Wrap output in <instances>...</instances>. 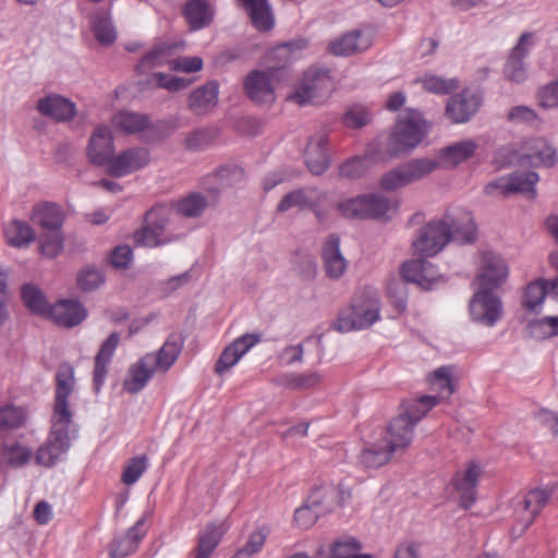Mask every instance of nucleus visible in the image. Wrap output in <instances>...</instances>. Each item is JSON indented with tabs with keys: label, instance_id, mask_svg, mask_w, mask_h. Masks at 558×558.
Returning a JSON list of instances; mask_svg holds the SVG:
<instances>
[{
	"label": "nucleus",
	"instance_id": "nucleus-33",
	"mask_svg": "<svg viewBox=\"0 0 558 558\" xmlns=\"http://www.w3.org/2000/svg\"><path fill=\"white\" fill-rule=\"evenodd\" d=\"M120 337L117 332H112L101 344L98 354L95 357L94 369V389L98 392L105 381L107 375V365L109 364L114 350L118 347Z\"/></svg>",
	"mask_w": 558,
	"mask_h": 558
},
{
	"label": "nucleus",
	"instance_id": "nucleus-38",
	"mask_svg": "<svg viewBox=\"0 0 558 558\" xmlns=\"http://www.w3.org/2000/svg\"><path fill=\"white\" fill-rule=\"evenodd\" d=\"M547 294L553 296L550 281L542 279L532 281L524 290L522 304L531 312H538Z\"/></svg>",
	"mask_w": 558,
	"mask_h": 558
},
{
	"label": "nucleus",
	"instance_id": "nucleus-63",
	"mask_svg": "<svg viewBox=\"0 0 558 558\" xmlns=\"http://www.w3.org/2000/svg\"><path fill=\"white\" fill-rule=\"evenodd\" d=\"M169 68L173 71H181L185 73L197 72L203 68V60L199 57H182L171 59Z\"/></svg>",
	"mask_w": 558,
	"mask_h": 558
},
{
	"label": "nucleus",
	"instance_id": "nucleus-26",
	"mask_svg": "<svg viewBox=\"0 0 558 558\" xmlns=\"http://www.w3.org/2000/svg\"><path fill=\"white\" fill-rule=\"evenodd\" d=\"M478 148V143L473 138H466L452 143L438 153V168H456L472 158Z\"/></svg>",
	"mask_w": 558,
	"mask_h": 558
},
{
	"label": "nucleus",
	"instance_id": "nucleus-58",
	"mask_svg": "<svg viewBox=\"0 0 558 558\" xmlns=\"http://www.w3.org/2000/svg\"><path fill=\"white\" fill-rule=\"evenodd\" d=\"M362 194L343 198L337 204V210L345 218L364 219Z\"/></svg>",
	"mask_w": 558,
	"mask_h": 558
},
{
	"label": "nucleus",
	"instance_id": "nucleus-44",
	"mask_svg": "<svg viewBox=\"0 0 558 558\" xmlns=\"http://www.w3.org/2000/svg\"><path fill=\"white\" fill-rule=\"evenodd\" d=\"M2 456L9 465L13 468H20L31 461L33 451L25 445L19 442H10L3 446Z\"/></svg>",
	"mask_w": 558,
	"mask_h": 558
},
{
	"label": "nucleus",
	"instance_id": "nucleus-28",
	"mask_svg": "<svg viewBox=\"0 0 558 558\" xmlns=\"http://www.w3.org/2000/svg\"><path fill=\"white\" fill-rule=\"evenodd\" d=\"M481 476V468L470 462L465 470L457 472L453 484L460 494L461 506L464 508L471 507L476 497L475 487Z\"/></svg>",
	"mask_w": 558,
	"mask_h": 558
},
{
	"label": "nucleus",
	"instance_id": "nucleus-50",
	"mask_svg": "<svg viewBox=\"0 0 558 558\" xmlns=\"http://www.w3.org/2000/svg\"><path fill=\"white\" fill-rule=\"evenodd\" d=\"M307 195L308 208L319 222H324L328 217V209L326 208L329 203L328 193L316 187H307Z\"/></svg>",
	"mask_w": 558,
	"mask_h": 558
},
{
	"label": "nucleus",
	"instance_id": "nucleus-27",
	"mask_svg": "<svg viewBox=\"0 0 558 558\" xmlns=\"http://www.w3.org/2000/svg\"><path fill=\"white\" fill-rule=\"evenodd\" d=\"M87 316L86 308L77 301L61 300L53 304L49 311L48 318L57 325L74 327L81 324Z\"/></svg>",
	"mask_w": 558,
	"mask_h": 558
},
{
	"label": "nucleus",
	"instance_id": "nucleus-3",
	"mask_svg": "<svg viewBox=\"0 0 558 558\" xmlns=\"http://www.w3.org/2000/svg\"><path fill=\"white\" fill-rule=\"evenodd\" d=\"M411 444V432L403 420H392L379 438L366 442L359 454V464L366 470L385 465L393 452L403 450Z\"/></svg>",
	"mask_w": 558,
	"mask_h": 558
},
{
	"label": "nucleus",
	"instance_id": "nucleus-56",
	"mask_svg": "<svg viewBox=\"0 0 558 558\" xmlns=\"http://www.w3.org/2000/svg\"><path fill=\"white\" fill-rule=\"evenodd\" d=\"M329 493L332 492L326 487L317 488L311 493L305 504L322 515L333 508V502L328 498Z\"/></svg>",
	"mask_w": 558,
	"mask_h": 558
},
{
	"label": "nucleus",
	"instance_id": "nucleus-52",
	"mask_svg": "<svg viewBox=\"0 0 558 558\" xmlns=\"http://www.w3.org/2000/svg\"><path fill=\"white\" fill-rule=\"evenodd\" d=\"M268 533L269 531L266 527H260L253 532L245 546L238 550L232 558H251L263 548Z\"/></svg>",
	"mask_w": 558,
	"mask_h": 558
},
{
	"label": "nucleus",
	"instance_id": "nucleus-64",
	"mask_svg": "<svg viewBox=\"0 0 558 558\" xmlns=\"http://www.w3.org/2000/svg\"><path fill=\"white\" fill-rule=\"evenodd\" d=\"M508 120L513 123L533 124L537 120L536 112L527 106H517L508 112Z\"/></svg>",
	"mask_w": 558,
	"mask_h": 558
},
{
	"label": "nucleus",
	"instance_id": "nucleus-22",
	"mask_svg": "<svg viewBox=\"0 0 558 558\" xmlns=\"http://www.w3.org/2000/svg\"><path fill=\"white\" fill-rule=\"evenodd\" d=\"M532 44L531 34L521 35L505 65L504 73L507 80L514 83H522L525 81L527 77V71L524 64V58L527 56Z\"/></svg>",
	"mask_w": 558,
	"mask_h": 558
},
{
	"label": "nucleus",
	"instance_id": "nucleus-23",
	"mask_svg": "<svg viewBox=\"0 0 558 558\" xmlns=\"http://www.w3.org/2000/svg\"><path fill=\"white\" fill-rule=\"evenodd\" d=\"M480 104L481 99L476 94L463 90L448 100L446 113L453 123H464L476 113Z\"/></svg>",
	"mask_w": 558,
	"mask_h": 558
},
{
	"label": "nucleus",
	"instance_id": "nucleus-21",
	"mask_svg": "<svg viewBox=\"0 0 558 558\" xmlns=\"http://www.w3.org/2000/svg\"><path fill=\"white\" fill-rule=\"evenodd\" d=\"M146 533V514H144L123 535L114 537L109 545L110 558H124L134 553Z\"/></svg>",
	"mask_w": 558,
	"mask_h": 558
},
{
	"label": "nucleus",
	"instance_id": "nucleus-25",
	"mask_svg": "<svg viewBox=\"0 0 558 558\" xmlns=\"http://www.w3.org/2000/svg\"><path fill=\"white\" fill-rule=\"evenodd\" d=\"M322 256L326 275L330 279H339L344 275L348 262L340 251V238L338 235L330 234L326 238Z\"/></svg>",
	"mask_w": 558,
	"mask_h": 558
},
{
	"label": "nucleus",
	"instance_id": "nucleus-39",
	"mask_svg": "<svg viewBox=\"0 0 558 558\" xmlns=\"http://www.w3.org/2000/svg\"><path fill=\"white\" fill-rule=\"evenodd\" d=\"M8 243L14 247H26L35 240L33 228L22 220L11 221L4 230Z\"/></svg>",
	"mask_w": 558,
	"mask_h": 558
},
{
	"label": "nucleus",
	"instance_id": "nucleus-32",
	"mask_svg": "<svg viewBox=\"0 0 558 558\" xmlns=\"http://www.w3.org/2000/svg\"><path fill=\"white\" fill-rule=\"evenodd\" d=\"M428 381L433 390L437 391L438 400L450 397L456 390L458 381V371L456 366L445 365L435 369L429 376Z\"/></svg>",
	"mask_w": 558,
	"mask_h": 558
},
{
	"label": "nucleus",
	"instance_id": "nucleus-19",
	"mask_svg": "<svg viewBox=\"0 0 558 558\" xmlns=\"http://www.w3.org/2000/svg\"><path fill=\"white\" fill-rule=\"evenodd\" d=\"M401 275L404 280L414 282L426 290L442 281V276L438 274L434 265L423 258L403 263Z\"/></svg>",
	"mask_w": 558,
	"mask_h": 558
},
{
	"label": "nucleus",
	"instance_id": "nucleus-14",
	"mask_svg": "<svg viewBox=\"0 0 558 558\" xmlns=\"http://www.w3.org/2000/svg\"><path fill=\"white\" fill-rule=\"evenodd\" d=\"M276 69L267 71L254 70L244 81V89L248 98L260 105L272 104L276 99L275 77Z\"/></svg>",
	"mask_w": 558,
	"mask_h": 558
},
{
	"label": "nucleus",
	"instance_id": "nucleus-62",
	"mask_svg": "<svg viewBox=\"0 0 558 558\" xmlns=\"http://www.w3.org/2000/svg\"><path fill=\"white\" fill-rule=\"evenodd\" d=\"M538 104L545 109L558 107V82L553 81L538 90Z\"/></svg>",
	"mask_w": 558,
	"mask_h": 558
},
{
	"label": "nucleus",
	"instance_id": "nucleus-18",
	"mask_svg": "<svg viewBox=\"0 0 558 558\" xmlns=\"http://www.w3.org/2000/svg\"><path fill=\"white\" fill-rule=\"evenodd\" d=\"M372 45L371 37L353 29L329 40L327 50L336 57H350L366 51Z\"/></svg>",
	"mask_w": 558,
	"mask_h": 558
},
{
	"label": "nucleus",
	"instance_id": "nucleus-24",
	"mask_svg": "<svg viewBox=\"0 0 558 558\" xmlns=\"http://www.w3.org/2000/svg\"><path fill=\"white\" fill-rule=\"evenodd\" d=\"M328 135L324 130L314 133L304 151L305 163L313 174H322L328 168V157L325 150Z\"/></svg>",
	"mask_w": 558,
	"mask_h": 558
},
{
	"label": "nucleus",
	"instance_id": "nucleus-29",
	"mask_svg": "<svg viewBox=\"0 0 558 558\" xmlns=\"http://www.w3.org/2000/svg\"><path fill=\"white\" fill-rule=\"evenodd\" d=\"M90 31L101 46H111L117 40V29L108 9L99 8L88 17Z\"/></svg>",
	"mask_w": 558,
	"mask_h": 558
},
{
	"label": "nucleus",
	"instance_id": "nucleus-15",
	"mask_svg": "<svg viewBox=\"0 0 558 558\" xmlns=\"http://www.w3.org/2000/svg\"><path fill=\"white\" fill-rule=\"evenodd\" d=\"M555 489L556 487L554 485L532 489L518 502L515 518L521 524V532L533 523L536 515L553 496Z\"/></svg>",
	"mask_w": 558,
	"mask_h": 558
},
{
	"label": "nucleus",
	"instance_id": "nucleus-54",
	"mask_svg": "<svg viewBox=\"0 0 558 558\" xmlns=\"http://www.w3.org/2000/svg\"><path fill=\"white\" fill-rule=\"evenodd\" d=\"M63 250V235L61 230L44 232L40 240V252L43 255L53 258Z\"/></svg>",
	"mask_w": 558,
	"mask_h": 558
},
{
	"label": "nucleus",
	"instance_id": "nucleus-1",
	"mask_svg": "<svg viewBox=\"0 0 558 558\" xmlns=\"http://www.w3.org/2000/svg\"><path fill=\"white\" fill-rule=\"evenodd\" d=\"M75 386L74 371L62 365L56 376V393L47 440L36 451V463L52 468L69 452L72 442L78 437V425L69 398Z\"/></svg>",
	"mask_w": 558,
	"mask_h": 558
},
{
	"label": "nucleus",
	"instance_id": "nucleus-8",
	"mask_svg": "<svg viewBox=\"0 0 558 558\" xmlns=\"http://www.w3.org/2000/svg\"><path fill=\"white\" fill-rule=\"evenodd\" d=\"M332 90L333 81L329 72L322 68H310L289 99L301 106L317 105L327 100Z\"/></svg>",
	"mask_w": 558,
	"mask_h": 558
},
{
	"label": "nucleus",
	"instance_id": "nucleus-11",
	"mask_svg": "<svg viewBox=\"0 0 558 558\" xmlns=\"http://www.w3.org/2000/svg\"><path fill=\"white\" fill-rule=\"evenodd\" d=\"M509 276L507 262L494 252H483L474 278V289L495 291L501 288Z\"/></svg>",
	"mask_w": 558,
	"mask_h": 558
},
{
	"label": "nucleus",
	"instance_id": "nucleus-10",
	"mask_svg": "<svg viewBox=\"0 0 558 558\" xmlns=\"http://www.w3.org/2000/svg\"><path fill=\"white\" fill-rule=\"evenodd\" d=\"M538 181L539 175L535 171H514L489 182L485 186V193L489 196L521 194L529 199H534L537 195Z\"/></svg>",
	"mask_w": 558,
	"mask_h": 558
},
{
	"label": "nucleus",
	"instance_id": "nucleus-57",
	"mask_svg": "<svg viewBox=\"0 0 558 558\" xmlns=\"http://www.w3.org/2000/svg\"><path fill=\"white\" fill-rule=\"evenodd\" d=\"M147 469V458L140 456L131 459L122 473V482L125 485H133L138 481Z\"/></svg>",
	"mask_w": 558,
	"mask_h": 558
},
{
	"label": "nucleus",
	"instance_id": "nucleus-34",
	"mask_svg": "<svg viewBox=\"0 0 558 558\" xmlns=\"http://www.w3.org/2000/svg\"><path fill=\"white\" fill-rule=\"evenodd\" d=\"M184 15L191 28L196 31L211 22L214 11L206 0H190L185 4Z\"/></svg>",
	"mask_w": 558,
	"mask_h": 558
},
{
	"label": "nucleus",
	"instance_id": "nucleus-47",
	"mask_svg": "<svg viewBox=\"0 0 558 558\" xmlns=\"http://www.w3.org/2000/svg\"><path fill=\"white\" fill-rule=\"evenodd\" d=\"M177 45L163 43L156 46L151 51H149L142 60L140 66L142 69H150L160 66L163 64L169 65V61H171L170 56L173 48Z\"/></svg>",
	"mask_w": 558,
	"mask_h": 558
},
{
	"label": "nucleus",
	"instance_id": "nucleus-59",
	"mask_svg": "<svg viewBox=\"0 0 558 558\" xmlns=\"http://www.w3.org/2000/svg\"><path fill=\"white\" fill-rule=\"evenodd\" d=\"M368 165L367 157H353L340 166L339 173L343 178L355 179L367 170Z\"/></svg>",
	"mask_w": 558,
	"mask_h": 558
},
{
	"label": "nucleus",
	"instance_id": "nucleus-30",
	"mask_svg": "<svg viewBox=\"0 0 558 558\" xmlns=\"http://www.w3.org/2000/svg\"><path fill=\"white\" fill-rule=\"evenodd\" d=\"M31 219L45 232H50L61 230L65 215L59 205L45 202L34 206Z\"/></svg>",
	"mask_w": 558,
	"mask_h": 558
},
{
	"label": "nucleus",
	"instance_id": "nucleus-43",
	"mask_svg": "<svg viewBox=\"0 0 558 558\" xmlns=\"http://www.w3.org/2000/svg\"><path fill=\"white\" fill-rule=\"evenodd\" d=\"M26 420L25 409L10 403L0 407V433L21 428L25 425Z\"/></svg>",
	"mask_w": 558,
	"mask_h": 558
},
{
	"label": "nucleus",
	"instance_id": "nucleus-48",
	"mask_svg": "<svg viewBox=\"0 0 558 558\" xmlns=\"http://www.w3.org/2000/svg\"><path fill=\"white\" fill-rule=\"evenodd\" d=\"M527 330L530 336L535 339L558 336V316H546L531 322L527 326Z\"/></svg>",
	"mask_w": 558,
	"mask_h": 558
},
{
	"label": "nucleus",
	"instance_id": "nucleus-35",
	"mask_svg": "<svg viewBox=\"0 0 558 558\" xmlns=\"http://www.w3.org/2000/svg\"><path fill=\"white\" fill-rule=\"evenodd\" d=\"M217 101L218 86L215 83H208L191 94L189 107L196 114H203L213 109Z\"/></svg>",
	"mask_w": 558,
	"mask_h": 558
},
{
	"label": "nucleus",
	"instance_id": "nucleus-49",
	"mask_svg": "<svg viewBox=\"0 0 558 558\" xmlns=\"http://www.w3.org/2000/svg\"><path fill=\"white\" fill-rule=\"evenodd\" d=\"M372 113L369 109L363 105L355 104L350 106L343 117L342 122L350 129H361L371 122Z\"/></svg>",
	"mask_w": 558,
	"mask_h": 558
},
{
	"label": "nucleus",
	"instance_id": "nucleus-13",
	"mask_svg": "<svg viewBox=\"0 0 558 558\" xmlns=\"http://www.w3.org/2000/svg\"><path fill=\"white\" fill-rule=\"evenodd\" d=\"M167 227L166 213L162 209H151L146 216L145 226L134 233V241L147 247L167 244L174 239Z\"/></svg>",
	"mask_w": 558,
	"mask_h": 558
},
{
	"label": "nucleus",
	"instance_id": "nucleus-60",
	"mask_svg": "<svg viewBox=\"0 0 558 558\" xmlns=\"http://www.w3.org/2000/svg\"><path fill=\"white\" fill-rule=\"evenodd\" d=\"M215 138V133L208 130H195L191 132L185 141V147L190 150H202L208 147Z\"/></svg>",
	"mask_w": 558,
	"mask_h": 558
},
{
	"label": "nucleus",
	"instance_id": "nucleus-7",
	"mask_svg": "<svg viewBox=\"0 0 558 558\" xmlns=\"http://www.w3.org/2000/svg\"><path fill=\"white\" fill-rule=\"evenodd\" d=\"M438 168L437 160L432 158H414L385 172L378 182L386 192H395L418 182Z\"/></svg>",
	"mask_w": 558,
	"mask_h": 558
},
{
	"label": "nucleus",
	"instance_id": "nucleus-41",
	"mask_svg": "<svg viewBox=\"0 0 558 558\" xmlns=\"http://www.w3.org/2000/svg\"><path fill=\"white\" fill-rule=\"evenodd\" d=\"M22 299L26 307L35 314L48 317L51 306L43 291L35 284L26 283L22 287Z\"/></svg>",
	"mask_w": 558,
	"mask_h": 558
},
{
	"label": "nucleus",
	"instance_id": "nucleus-42",
	"mask_svg": "<svg viewBox=\"0 0 558 558\" xmlns=\"http://www.w3.org/2000/svg\"><path fill=\"white\" fill-rule=\"evenodd\" d=\"M253 25L260 32H267L274 27V16L267 0H257L245 5Z\"/></svg>",
	"mask_w": 558,
	"mask_h": 558
},
{
	"label": "nucleus",
	"instance_id": "nucleus-2",
	"mask_svg": "<svg viewBox=\"0 0 558 558\" xmlns=\"http://www.w3.org/2000/svg\"><path fill=\"white\" fill-rule=\"evenodd\" d=\"M475 236L476 227L470 214L447 213L423 226L412 246L418 257H432L442 251L450 241L460 244L472 243Z\"/></svg>",
	"mask_w": 558,
	"mask_h": 558
},
{
	"label": "nucleus",
	"instance_id": "nucleus-46",
	"mask_svg": "<svg viewBox=\"0 0 558 558\" xmlns=\"http://www.w3.org/2000/svg\"><path fill=\"white\" fill-rule=\"evenodd\" d=\"M420 83L425 90L438 95H446L458 88L456 78H444L433 74L422 76Z\"/></svg>",
	"mask_w": 558,
	"mask_h": 558
},
{
	"label": "nucleus",
	"instance_id": "nucleus-37",
	"mask_svg": "<svg viewBox=\"0 0 558 558\" xmlns=\"http://www.w3.org/2000/svg\"><path fill=\"white\" fill-rule=\"evenodd\" d=\"M227 529L225 523L208 524L199 535L196 558H209Z\"/></svg>",
	"mask_w": 558,
	"mask_h": 558
},
{
	"label": "nucleus",
	"instance_id": "nucleus-31",
	"mask_svg": "<svg viewBox=\"0 0 558 558\" xmlns=\"http://www.w3.org/2000/svg\"><path fill=\"white\" fill-rule=\"evenodd\" d=\"M438 403L435 396H423L415 401L403 404V411L395 420H403L407 429L411 432V441L413 440L415 425Z\"/></svg>",
	"mask_w": 558,
	"mask_h": 558
},
{
	"label": "nucleus",
	"instance_id": "nucleus-61",
	"mask_svg": "<svg viewBox=\"0 0 558 558\" xmlns=\"http://www.w3.org/2000/svg\"><path fill=\"white\" fill-rule=\"evenodd\" d=\"M151 80L158 87L166 88L169 92H178L184 89L191 84L190 80L163 74L160 72L154 73Z\"/></svg>",
	"mask_w": 558,
	"mask_h": 558
},
{
	"label": "nucleus",
	"instance_id": "nucleus-17",
	"mask_svg": "<svg viewBox=\"0 0 558 558\" xmlns=\"http://www.w3.org/2000/svg\"><path fill=\"white\" fill-rule=\"evenodd\" d=\"M114 154V144L111 130L107 125H98L90 134L86 155L96 166H107Z\"/></svg>",
	"mask_w": 558,
	"mask_h": 558
},
{
	"label": "nucleus",
	"instance_id": "nucleus-55",
	"mask_svg": "<svg viewBox=\"0 0 558 558\" xmlns=\"http://www.w3.org/2000/svg\"><path fill=\"white\" fill-rule=\"evenodd\" d=\"M105 281V277L97 268L86 267L77 275V286L85 292L93 291L100 287Z\"/></svg>",
	"mask_w": 558,
	"mask_h": 558
},
{
	"label": "nucleus",
	"instance_id": "nucleus-5",
	"mask_svg": "<svg viewBox=\"0 0 558 558\" xmlns=\"http://www.w3.org/2000/svg\"><path fill=\"white\" fill-rule=\"evenodd\" d=\"M426 133L427 123L421 113L415 110L407 112L397 122L388 138V154L391 157H398L412 151L423 141Z\"/></svg>",
	"mask_w": 558,
	"mask_h": 558
},
{
	"label": "nucleus",
	"instance_id": "nucleus-53",
	"mask_svg": "<svg viewBox=\"0 0 558 558\" xmlns=\"http://www.w3.org/2000/svg\"><path fill=\"white\" fill-rule=\"evenodd\" d=\"M307 187L292 191L286 194L277 206L279 213L288 211L292 208L300 210L308 208Z\"/></svg>",
	"mask_w": 558,
	"mask_h": 558
},
{
	"label": "nucleus",
	"instance_id": "nucleus-40",
	"mask_svg": "<svg viewBox=\"0 0 558 558\" xmlns=\"http://www.w3.org/2000/svg\"><path fill=\"white\" fill-rule=\"evenodd\" d=\"M364 219H377L384 217L393 208L391 199L380 193L362 194Z\"/></svg>",
	"mask_w": 558,
	"mask_h": 558
},
{
	"label": "nucleus",
	"instance_id": "nucleus-6",
	"mask_svg": "<svg viewBox=\"0 0 558 558\" xmlns=\"http://www.w3.org/2000/svg\"><path fill=\"white\" fill-rule=\"evenodd\" d=\"M380 318V304L375 294L355 298L349 307L343 308L332 328L340 332H350L371 327Z\"/></svg>",
	"mask_w": 558,
	"mask_h": 558
},
{
	"label": "nucleus",
	"instance_id": "nucleus-12",
	"mask_svg": "<svg viewBox=\"0 0 558 558\" xmlns=\"http://www.w3.org/2000/svg\"><path fill=\"white\" fill-rule=\"evenodd\" d=\"M469 310L472 320L485 327H494L504 314L500 296L494 291L482 289H475Z\"/></svg>",
	"mask_w": 558,
	"mask_h": 558
},
{
	"label": "nucleus",
	"instance_id": "nucleus-9",
	"mask_svg": "<svg viewBox=\"0 0 558 558\" xmlns=\"http://www.w3.org/2000/svg\"><path fill=\"white\" fill-rule=\"evenodd\" d=\"M509 161L520 167L550 168L558 161V154L546 138L533 137L523 141Z\"/></svg>",
	"mask_w": 558,
	"mask_h": 558
},
{
	"label": "nucleus",
	"instance_id": "nucleus-20",
	"mask_svg": "<svg viewBox=\"0 0 558 558\" xmlns=\"http://www.w3.org/2000/svg\"><path fill=\"white\" fill-rule=\"evenodd\" d=\"M37 111L57 122H69L76 116V106L69 98L49 94L37 100Z\"/></svg>",
	"mask_w": 558,
	"mask_h": 558
},
{
	"label": "nucleus",
	"instance_id": "nucleus-36",
	"mask_svg": "<svg viewBox=\"0 0 558 558\" xmlns=\"http://www.w3.org/2000/svg\"><path fill=\"white\" fill-rule=\"evenodd\" d=\"M111 123L114 129L125 134H136L149 125V120L145 114L120 111L112 117Z\"/></svg>",
	"mask_w": 558,
	"mask_h": 558
},
{
	"label": "nucleus",
	"instance_id": "nucleus-45",
	"mask_svg": "<svg viewBox=\"0 0 558 558\" xmlns=\"http://www.w3.org/2000/svg\"><path fill=\"white\" fill-rule=\"evenodd\" d=\"M207 206L208 202L203 195L193 193L180 199L175 205V209L183 217L195 218L201 216Z\"/></svg>",
	"mask_w": 558,
	"mask_h": 558
},
{
	"label": "nucleus",
	"instance_id": "nucleus-51",
	"mask_svg": "<svg viewBox=\"0 0 558 558\" xmlns=\"http://www.w3.org/2000/svg\"><path fill=\"white\" fill-rule=\"evenodd\" d=\"M360 543L355 538L340 539L331 547L329 558H372L371 555H360Z\"/></svg>",
	"mask_w": 558,
	"mask_h": 558
},
{
	"label": "nucleus",
	"instance_id": "nucleus-16",
	"mask_svg": "<svg viewBox=\"0 0 558 558\" xmlns=\"http://www.w3.org/2000/svg\"><path fill=\"white\" fill-rule=\"evenodd\" d=\"M148 161V150L143 147H134L122 150L117 156L113 155L106 167L110 175L121 178L142 169Z\"/></svg>",
	"mask_w": 558,
	"mask_h": 558
},
{
	"label": "nucleus",
	"instance_id": "nucleus-4",
	"mask_svg": "<svg viewBox=\"0 0 558 558\" xmlns=\"http://www.w3.org/2000/svg\"><path fill=\"white\" fill-rule=\"evenodd\" d=\"M181 349L180 339L175 336L169 337L156 354L148 353L130 367L124 389L130 393L141 391L156 372L166 373L174 364Z\"/></svg>",
	"mask_w": 558,
	"mask_h": 558
}]
</instances>
